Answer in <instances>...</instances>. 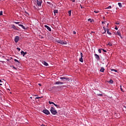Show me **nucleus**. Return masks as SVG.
Listing matches in <instances>:
<instances>
[{"label": "nucleus", "instance_id": "nucleus-26", "mask_svg": "<svg viewBox=\"0 0 126 126\" xmlns=\"http://www.w3.org/2000/svg\"><path fill=\"white\" fill-rule=\"evenodd\" d=\"M49 104H50V105L52 104H53V105H55V103H54V102H52V101H49Z\"/></svg>", "mask_w": 126, "mask_h": 126}, {"label": "nucleus", "instance_id": "nucleus-39", "mask_svg": "<svg viewBox=\"0 0 126 126\" xmlns=\"http://www.w3.org/2000/svg\"><path fill=\"white\" fill-rule=\"evenodd\" d=\"M35 99H41V97H36Z\"/></svg>", "mask_w": 126, "mask_h": 126}, {"label": "nucleus", "instance_id": "nucleus-14", "mask_svg": "<svg viewBox=\"0 0 126 126\" xmlns=\"http://www.w3.org/2000/svg\"><path fill=\"white\" fill-rule=\"evenodd\" d=\"M19 26H20L21 27H22V28H23V29H24V30L26 29L25 28V27H24V26H23V25L19 24Z\"/></svg>", "mask_w": 126, "mask_h": 126}, {"label": "nucleus", "instance_id": "nucleus-37", "mask_svg": "<svg viewBox=\"0 0 126 126\" xmlns=\"http://www.w3.org/2000/svg\"><path fill=\"white\" fill-rule=\"evenodd\" d=\"M88 21H90L91 22H92V20L91 19H89Z\"/></svg>", "mask_w": 126, "mask_h": 126}, {"label": "nucleus", "instance_id": "nucleus-13", "mask_svg": "<svg viewBox=\"0 0 126 126\" xmlns=\"http://www.w3.org/2000/svg\"><path fill=\"white\" fill-rule=\"evenodd\" d=\"M107 33L108 34V35H112V33L110 32V30L107 29Z\"/></svg>", "mask_w": 126, "mask_h": 126}, {"label": "nucleus", "instance_id": "nucleus-16", "mask_svg": "<svg viewBox=\"0 0 126 126\" xmlns=\"http://www.w3.org/2000/svg\"><path fill=\"white\" fill-rule=\"evenodd\" d=\"M104 30V32L102 33V34H105V33H106V32H107V29H106V27H103Z\"/></svg>", "mask_w": 126, "mask_h": 126}, {"label": "nucleus", "instance_id": "nucleus-30", "mask_svg": "<svg viewBox=\"0 0 126 126\" xmlns=\"http://www.w3.org/2000/svg\"><path fill=\"white\" fill-rule=\"evenodd\" d=\"M115 24H116L117 25H120V22H116Z\"/></svg>", "mask_w": 126, "mask_h": 126}, {"label": "nucleus", "instance_id": "nucleus-27", "mask_svg": "<svg viewBox=\"0 0 126 126\" xmlns=\"http://www.w3.org/2000/svg\"><path fill=\"white\" fill-rule=\"evenodd\" d=\"M108 46H113V44L112 43H111V42H109L108 43Z\"/></svg>", "mask_w": 126, "mask_h": 126}, {"label": "nucleus", "instance_id": "nucleus-5", "mask_svg": "<svg viewBox=\"0 0 126 126\" xmlns=\"http://www.w3.org/2000/svg\"><path fill=\"white\" fill-rule=\"evenodd\" d=\"M14 41H15V43H18V41H19V36H16L15 37Z\"/></svg>", "mask_w": 126, "mask_h": 126}, {"label": "nucleus", "instance_id": "nucleus-45", "mask_svg": "<svg viewBox=\"0 0 126 126\" xmlns=\"http://www.w3.org/2000/svg\"><path fill=\"white\" fill-rule=\"evenodd\" d=\"M38 85H39V86H42V85H41V84H38Z\"/></svg>", "mask_w": 126, "mask_h": 126}, {"label": "nucleus", "instance_id": "nucleus-55", "mask_svg": "<svg viewBox=\"0 0 126 126\" xmlns=\"http://www.w3.org/2000/svg\"><path fill=\"white\" fill-rule=\"evenodd\" d=\"M31 98H32V97H31Z\"/></svg>", "mask_w": 126, "mask_h": 126}, {"label": "nucleus", "instance_id": "nucleus-1", "mask_svg": "<svg viewBox=\"0 0 126 126\" xmlns=\"http://www.w3.org/2000/svg\"><path fill=\"white\" fill-rule=\"evenodd\" d=\"M50 112L52 115H57L58 114V111L54 108V107L52 106L50 108Z\"/></svg>", "mask_w": 126, "mask_h": 126}, {"label": "nucleus", "instance_id": "nucleus-6", "mask_svg": "<svg viewBox=\"0 0 126 126\" xmlns=\"http://www.w3.org/2000/svg\"><path fill=\"white\" fill-rule=\"evenodd\" d=\"M117 33V35H118V36H120V37L121 38V39H123V36H122V34L121 33V31H118Z\"/></svg>", "mask_w": 126, "mask_h": 126}, {"label": "nucleus", "instance_id": "nucleus-38", "mask_svg": "<svg viewBox=\"0 0 126 126\" xmlns=\"http://www.w3.org/2000/svg\"><path fill=\"white\" fill-rule=\"evenodd\" d=\"M115 29V30H118V27H117V26H116Z\"/></svg>", "mask_w": 126, "mask_h": 126}, {"label": "nucleus", "instance_id": "nucleus-8", "mask_svg": "<svg viewBox=\"0 0 126 126\" xmlns=\"http://www.w3.org/2000/svg\"><path fill=\"white\" fill-rule=\"evenodd\" d=\"M94 57L97 61H100V57L97 54H94Z\"/></svg>", "mask_w": 126, "mask_h": 126}, {"label": "nucleus", "instance_id": "nucleus-49", "mask_svg": "<svg viewBox=\"0 0 126 126\" xmlns=\"http://www.w3.org/2000/svg\"><path fill=\"white\" fill-rule=\"evenodd\" d=\"M102 24H104V22H102Z\"/></svg>", "mask_w": 126, "mask_h": 126}, {"label": "nucleus", "instance_id": "nucleus-46", "mask_svg": "<svg viewBox=\"0 0 126 126\" xmlns=\"http://www.w3.org/2000/svg\"><path fill=\"white\" fill-rule=\"evenodd\" d=\"M81 8H83L82 6L80 5Z\"/></svg>", "mask_w": 126, "mask_h": 126}, {"label": "nucleus", "instance_id": "nucleus-50", "mask_svg": "<svg viewBox=\"0 0 126 126\" xmlns=\"http://www.w3.org/2000/svg\"><path fill=\"white\" fill-rule=\"evenodd\" d=\"M107 26L108 27V26H109V24H107Z\"/></svg>", "mask_w": 126, "mask_h": 126}, {"label": "nucleus", "instance_id": "nucleus-22", "mask_svg": "<svg viewBox=\"0 0 126 126\" xmlns=\"http://www.w3.org/2000/svg\"><path fill=\"white\" fill-rule=\"evenodd\" d=\"M109 83H111V84H113V83H114V81H113V80L111 79L109 81Z\"/></svg>", "mask_w": 126, "mask_h": 126}, {"label": "nucleus", "instance_id": "nucleus-11", "mask_svg": "<svg viewBox=\"0 0 126 126\" xmlns=\"http://www.w3.org/2000/svg\"><path fill=\"white\" fill-rule=\"evenodd\" d=\"M12 28L13 29H15V30H17V28H16V26H15L14 25H12Z\"/></svg>", "mask_w": 126, "mask_h": 126}, {"label": "nucleus", "instance_id": "nucleus-4", "mask_svg": "<svg viewBox=\"0 0 126 126\" xmlns=\"http://www.w3.org/2000/svg\"><path fill=\"white\" fill-rule=\"evenodd\" d=\"M36 2H37V4L38 5V6H41V5H42V0H36Z\"/></svg>", "mask_w": 126, "mask_h": 126}, {"label": "nucleus", "instance_id": "nucleus-54", "mask_svg": "<svg viewBox=\"0 0 126 126\" xmlns=\"http://www.w3.org/2000/svg\"><path fill=\"white\" fill-rule=\"evenodd\" d=\"M14 67V68H15V69H16V68L15 67Z\"/></svg>", "mask_w": 126, "mask_h": 126}, {"label": "nucleus", "instance_id": "nucleus-34", "mask_svg": "<svg viewBox=\"0 0 126 126\" xmlns=\"http://www.w3.org/2000/svg\"><path fill=\"white\" fill-rule=\"evenodd\" d=\"M95 13H99V11H94Z\"/></svg>", "mask_w": 126, "mask_h": 126}, {"label": "nucleus", "instance_id": "nucleus-47", "mask_svg": "<svg viewBox=\"0 0 126 126\" xmlns=\"http://www.w3.org/2000/svg\"><path fill=\"white\" fill-rule=\"evenodd\" d=\"M92 33H94V32H92L91 33V34H92Z\"/></svg>", "mask_w": 126, "mask_h": 126}, {"label": "nucleus", "instance_id": "nucleus-32", "mask_svg": "<svg viewBox=\"0 0 126 126\" xmlns=\"http://www.w3.org/2000/svg\"><path fill=\"white\" fill-rule=\"evenodd\" d=\"M14 23H15L16 24H19L20 23V22H14Z\"/></svg>", "mask_w": 126, "mask_h": 126}, {"label": "nucleus", "instance_id": "nucleus-20", "mask_svg": "<svg viewBox=\"0 0 126 126\" xmlns=\"http://www.w3.org/2000/svg\"><path fill=\"white\" fill-rule=\"evenodd\" d=\"M79 61L81 62V63H83V58H80Z\"/></svg>", "mask_w": 126, "mask_h": 126}, {"label": "nucleus", "instance_id": "nucleus-36", "mask_svg": "<svg viewBox=\"0 0 126 126\" xmlns=\"http://www.w3.org/2000/svg\"><path fill=\"white\" fill-rule=\"evenodd\" d=\"M2 15V11L0 12V16Z\"/></svg>", "mask_w": 126, "mask_h": 126}, {"label": "nucleus", "instance_id": "nucleus-29", "mask_svg": "<svg viewBox=\"0 0 126 126\" xmlns=\"http://www.w3.org/2000/svg\"><path fill=\"white\" fill-rule=\"evenodd\" d=\"M98 51L99 54H101L102 53V52H101V51H102V49H99L98 50Z\"/></svg>", "mask_w": 126, "mask_h": 126}, {"label": "nucleus", "instance_id": "nucleus-9", "mask_svg": "<svg viewBox=\"0 0 126 126\" xmlns=\"http://www.w3.org/2000/svg\"><path fill=\"white\" fill-rule=\"evenodd\" d=\"M44 27L47 29V30H49V31H52V29H51V28H50L49 26L47 25H45Z\"/></svg>", "mask_w": 126, "mask_h": 126}, {"label": "nucleus", "instance_id": "nucleus-3", "mask_svg": "<svg viewBox=\"0 0 126 126\" xmlns=\"http://www.w3.org/2000/svg\"><path fill=\"white\" fill-rule=\"evenodd\" d=\"M43 113H44V114H45V115H50L51 114V113H50V111H49V110H48L47 109L43 110Z\"/></svg>", "mask_w": 126, "mask_h": 126}, {"label": "nucleus", "instance_id": "nucleus-48", "mask_svg": "<svg viewBox=\"0 0 126 126\" xmlns=\"http://www.w3.org/2000/svg\"><path fill=\"white\" fill-rule=\"evenodd\" d=\"M41 126H45V125H44V124H42Z\"/></svg>", "mask_w": 126, "mask_h": 126}, {"label": "nucleus", "instance_id": "nucleus-17", "mask_svg": "<svg viewBox=\"0 0 126 126\" xmlns=\"http://www.w3.org/2000/svg\"><path fill=\"white\" fill-rule=\"evenodd\" d=\"M43 64H44L45 66H48V65H49V64L46 62H43Z\"/></svg>", "mask_w": 126, "mask_h": 126}, {"label": "nucleus", "instance_id": "nucleus-31", "mask_svg": "<svg viewBox=\"0 0 126 126\" xmlns=\"http://www.w3.org/2000/svg\"><path fill=\"white\" fill-rule=\"evenodd\" d=\"M102 50L103 51V52H104V53H107V51L105 49H102Z\"/></svg>", "mask_w": 126, "mask_h": 126}, {"label": "nucleus", "instance_id": "nucleus-44", "mask_svg": "<svg viewBox=\"0 0 126 126\" xmlns=\"http://www.w3.org/2000/svg\"><path fill=\"white\" fill-rule=\"evenodd\" d=\"M60 84H63V83L60 82Z\"/></svg>", "mask_w": 126, "mask_h": 126}, {"label": "nucleus", "instance_id": "nucleus-52", "mask_svg": "<svg viewBox=\"0 0 126 126\" xmlns=\"http://www.w3.org/2000/svg\"><path fill=\"white\" fill-rule=\"evenodd\" d=\"M0 82H1V80H0Z\"/></svg>", "mask_w": 126, "mask_h": 126}, {"label": "nucleus", "instance_id": "nucleus-51", "mask_svg": "<svg viewBox=\"0 0 126 126\" xmlns=\"http://www.w3.org/2000/svg\"><path fill=\"white\" fill-rule=\"evenodd\" d=\"M124 108H125V109H126V106H124Z\"/></svg>", "mask_w": 126, "mask_h": 126}, {"label": "nucleus", "instance_id": "nucleus-25", "mask_svg": "<svg viewBox=\"0 0 126 126\" xmlns=\"http://www.w3.org/2000/svg\"><path fill=\"white\" fill-rule=\"evenodd\" d=\"M54 106H55V107H56L57 108H61L59 106V105H58L56 104L55 103L54 104Z\"/></svg>", "mask_w": 126, "mask_h": 126}, {"label": "nucleus", "instance_id": "nucleus-40", "mask_svg": "<svg viewBox=\"0 0 126 126\" xmlns=\"http://www.w3.org/2000/svg\"><path fill=\"white\" fill-rule=\"evenodd\" d=\"M17 50H18V51H20V50H21L20 48H17Z\"/></svg>", "mask_w": 126, "mask_h": 126}, {"label": "nucleus", "instance_id": "nucleus-42", "mask_svg": "<svg viewBox=\"0 0 126 126\" xmlns=\"http://www.w3.org/2000/svg\"><path fill=\"white\" fill-rule=\"evenodd\" d=\"M73 34H76V32L75 31H73Z\"/></svg>", "mask_w": 126, "mask_h": 126}, {"label": "nucleus", "instance_id": "nucleus-41", "mask_svg": "<svg viewBox=\"0 0 126 126\" xmlns=\"http://www.w3.org/2000/svg\"><path fill=\"white\" fill-rule=\"evenodd\" d=\"M72 2H75V0H70Z\"/></svg>", "mask_w": 126, "mask_h": 126}, {"label": "nucleus", "instance_id": "nucleus-15", "mask_svg": "<svg viewBox=\"0 0 126 126\" xmlns=\"http://www.w3.org/2000/svg\"><path fill=\"white\" fill-rule=\"evenodd\" d=\"M54 15H56V13H59V11L58 10L55 9L54 10Z\"/></svg>", "mask_w": 126, "mask_h": 126}, {"label": "nucleus", "instance_id": "nucleus-10", "mask_svg": "<svg viewBox=\"0 0 126 126\" xmlns=\"http://www.w3.org/2000/svg\"><path fill=\"white\" fill-rule=\"evenodd\" d=\"M60 79H65V80H68V81H69V79L66 77H60Z\"/></svg>", "mask_w": 126, "mask_h": 126}, {"label": "nucleus", "instance_id": "nucleus-7", "mask_svg": "<svg viewBox=\"0 0 126 126\" xmlns=\"http://www.w3.org/2000/svg\"><path fill=\"white\" fill-rule=\"evenodd\" d=\"M21 54L23 56V57H25V55H27V52H24V51H22L21 52Z\"/></svg>", "mask_w": 126, "mask_h": 126}, {"label": "nucleus", "instance_id": "nucleus-23", "mask_svg": "<svg viewBox=\"0 0 126 126\" xmlns=\"http://www.w3.org/2000/svg\"><path fill=\"white\" fill-rule=\"evenodd\" d=\"M111 71H115V72H118V71L116 69H111Z\"/></svg>", "mask_w": 126, "mask_h": 126}, {"label": "nucleus", "instance_id": "nucleus-12", "mask_svg": "<svg viewBox=\"0 0 126 126\" xmlns=\"http://www.w3.org/2000/svg\"><path fill=\"white\" fill-rule=\"evenodd\" d=\"M100 72H104L105 71V68L104 67H101L100 69Z\"/></svg>", "mask_w": 126, "mask_h": 126}, {"label": "nucleus", "instance_id": "nucleus-18", "mask_svg": "<svg viewBox=\"0 0 126 126\" xmlns=\"http://www.w3.org/2000/svg\"><path fill=\"white\" fill-rule=\"evenodd\" d=\"M118 5L120 7H123V5H122V3H121V2L118 3Z\"/></svg>", "mask_w": 126, "mask_h": 126}, {"label": "nucleus", "instance_id": "nucleus-21", "mask_svg": "<svg viewBox=\"0 0 126 126\" xmlns=\"http://www.w3.org/2000/svg\"><path fill=\"white\" fill-rule=\"evenodd\" d=\"M111 8H112V6H109L108 7H106L105 9H111Z\"/></svg>", "mask_w": 126, "mask_h": 126}, {"label": "nucleus", "instance_id": "nucleus-43", "mask_svg": "<svg viewBox=\"0 0 126 126\" xmlns=\"http://www.w3.org/2000/svg\"><path fill=\"white\" fill-rule=\"evenodd\" d=\"M98 95L101 96H103V94H98Z\"/></svg>", "mask_w": 126, "mask_h": 126}, {"label": "nucleus", "instance_id": "nucleus-28", "mask_svg": "<svg viewBox=\"0 0 126 126\" xmlns=\"http://www.w3.org/2000/svg\"><path fill=\"white\" fill-rule=\"evenodd\" d=\"M80 56L81 58H83V54L82 53V52L80 53Z\"/></svg>", "mask_w": 126, "mask_h": 126}, {"label": "nucleus", "instance_id": "nucleus-2", "mask_svg": "<svg viewBox=\"0 0 126 126\" xmlns=\"http://www.w3.org/2000/svg\"><path fill=\"white\" fill-rule=\"evenodd\" d=\"M57 43L59 44H61V45H66L67 42L64 40H63L62 39H59L56 41Z\"/></svg>", "mask_w": 126, "mask_h": 126}, {"label": "nucleus", "instance_id": "nucleus-24", "mask_svg": "<svg viewBox=\"0 0 126 126\" xmlns=\"http://www.w3.org/2000/svg\"><path fill=\"white\" fill-rule=\"evenodd\" d=\"M55 84L59 85V84H60V82L57 81L55 83Z\"/></svg>", "mask_w": 126, "mask_h": 126}, {"label": "nucleus", "instance_id": "nucleus-19", "mask_svg": "<svg viewBox=\"0 0 126 126\" xmlns=\"http://www.w3.org/2000/svg\"><path fill=\"white\" fill-rule=\"evenodd\" d=\"M68 13L69 14V16H71V10H69L68 12Z\"/></svg>", "mask_w": 126, "mask_h": 126}, {"label": "nucleus", "instance_id": "nucleus-35", "mask_svg": "<svg viewBox=\"0 0 126 126\" xmlns=\"http://www.w3.org/2000/svg\"><path fill=\"white\" fill-rule=\"evenodd\" d=\"M120 89H121V91L123 92V88H122V86H120Z\"/></svg>", "mask_w": 126, "mask_h": 126}, {"label": "nucleus", "instance_id": "nucleus-33", "mask_svg": "<svg viewBox=\"0 0 126 126\" xmlns=\"http://www.w3.org/2000/svg\"><path fill=\"white\" fill-rule=\"evenodd\" d=\"M15 62H16V63H19V61H18V60H17V59H14Z\"/></svg>", "mask_w": 126, "mask_h": 126}, {"label": "nucleus", "instance_id": "nucleus-53", "mask_svg": "<svg viewBox=\"0 0 126 126\" xmlns=\"http://www.w3.org/2000/svg\"><path fill=\"white\" fill-rule=\"evenodd\" d=\"M0 85H1H1H2V84H0Z\"/></svg>", "mask_w": 126, "mask_h": 126}]
</instances>
